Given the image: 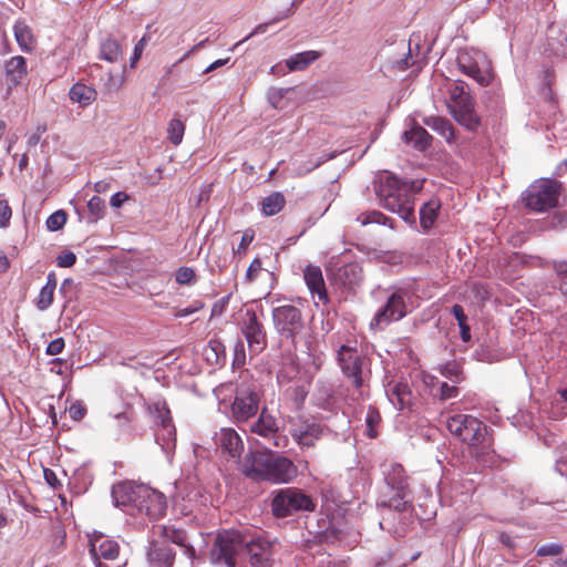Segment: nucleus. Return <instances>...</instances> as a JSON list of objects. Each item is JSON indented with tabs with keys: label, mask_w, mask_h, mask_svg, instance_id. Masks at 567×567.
<instances>
[{
	"label": "nucleus",
	"mask_w": 567,
	"mask_h": 567,
	"mask_svg": "<svg viewBox=\"0 0 567 567\" xmlns=\"http://www.w3.org/2000/svg\"><path fill=\"white\" fill-rule=\"evenodd\" d=\"M7 82L17 86L27 76V60L21 55L10 58L4 63Z\"/></svg>",
	"instance_id": "27"
},
{
	"label": "nucleus",
	"mask_w": 567,
	"mask_h": 567,
	"mask_svg": "<svg viewBox=\"0 0 567 567\" xmlns=\"http://www.w3.org/2000/svg\"><path fill=\"white\" fill-rule=\"evenodd\" d=\"M123 55V48L117 40L107 38L100 44V59L110 63H116Z\"/></svg>",
	"instance_id": "35"
},
{
	"label": "nucleus",
	"mask_w": 567,
	"mask_h": 567,
	"mask_svg": "<svg viewBox=\"0 0 567 567\" xmlns=\"http://www.w3.org/2000/svg\"><path fill=\"white\" fill-rule=\"evenodd\" d=\"M185 133V124L179 118H173L167 126V138L175 146L179 145L183 141Z\"/></svg>",
	"instance_id": "41"
},
{
	"label": "nucleus",
	"mask_w": 567,
	"mask_h": 567,
	"mask_svg": "<svg viewBox=\"0 0 567 567\" xmlns=\"http://www.w3.org/2000/svg\"><path fill=\"white\" fill-rule=\"evenodd\" d=\"M293 439L300 446H313L315 441L321 435V429L317 424H307L301 429H295L291 432Z\"/></svg>",
	"instance_id": "33"
},
{
	"label": "nucleus",
	"mask_w": 567,
	"mask_h": 567,
	"mask_svg": "<svg viewBox=\"0 0 567 567\" xmlns=\"http://www.w3.org/2000/svg\"><path fill=\"white\" fill-rule=\"evenodd\" d=\"M259 392L250 386L237 389L231 404V415L237 423H247L259 411Z\"/></svg>",
	"instance_id": "12"
},
{
	"label": "nucleus",
	"mask_w": 567,
	"mask_h": 567,
	"mask_svg": "<svg viewBox=\"0 0 567 567\" xmlns=\"http://www.w3.org/2000/svg\"><path fill=\"white\" fill-rule=\"evenodd\" d=\"M261 270H262V262H261L260 258H255L250 262V265L246 271V275H245L246 281L254 282L257 279L258 275L261 272Z\"/></svg>",
	"instance_id": "50"
},
{
	"label": "nucleus",
	"mask_w": 567,
	"mask_h": 567,
	"mask_svg": "<svg viewBox=\"0 0 567 567\" xmlns=\"http://www.w3.org/2000/svg\"><path fill=\"white\" fill-rule=\"evenodd\" d=\"M154 417L157 424L161 425V432L156 433V441L159 443L162 439L164 441L161 444L163 450H171L175 447V427L172 423V416L165 402H155L153 404Z\"/></svg>",
	"instance_id": "17"
},
{
	"label": "nucleus",
	"mask_w": 567,
	"mask_h": 567,
	"mask_svg": "<svg viewBox=\"0 0 567 567\" xmlns=\"http://www.w3.org/2000/svg\"><path fill=\"white\" fill-rule=\"evenodd\" d=\"M12 210L7 200H0V228H6L10 224Z\"/></svg>",
	"instance_id": "51"
},
{
	"label": "nucleus",
	"mask_w": 567,
	"mask_h": 567,
	"mask_svg": "<svg viewBox=\"0 0 567 567\" xmlns=\"http://www.w3.org/2000/svg\"><path fill=\"white\" fill-rule=\"evenodd\" d=\"M155 534H157L165 543H173L183 547L185 555L190 559H195L196 550L188 542V536L185 530L172 525H158L155 527Z\"/></svg>",
	"instance_id": "22"
},
{
	"label": "nucleus",
	"mask_w": 567,
	"mask_h": 567,
	"mask_svg": "<svg viewBox=\"0 0 567 567\" xmlns=\"http://www.w3.org/2000/svg\"><path fill=\"white\" fill-rule=\"evenodd\" d=\"M68 215L64 210H56L47 219V227L51 231L60 230L66 223Z\"/></svg>",
	"instance_id": "45"
},
{
	"label": "nucleus",
	"mask_w": 567,
	"mask_h": 567,
	"mask_svg": "<svg viewBox=\"0 0 567 567\" xmlns=\"http://www.w3.org/2000/svg\"><path fill=\"white\" fill-rule=\"evenodd\" d=\"M151 40V34L150 33H145L140 40L138 42L135 44L134 47V50H133V54L131 56V68H135L136 63L138 62V60L141 59L147 43L150 42Z\"/></svg>",
	"instance_id": "48"
},
{
	"label": "nucleus",
	"mask_w": 567,
	"mask_h": 567,
	"mask_svg": "<svg viewBox=\"0 0 567 567\" xmlns=\"http://www.w3.org/2000/svg\"><path fill=\"white\" fill-rule=\"evenodd\" d=\"M43 473H44V477L47 480V482L51 485V486H55L59 482H58V478H56V475L53 471L49 470V468H45L43 467Z\"/></svg>",
	"instance_id": "63"
},
{
	"label": "nucleus",
	"mask_w": 567,
	"mask_h": 567,
	"mask_svg": "<svg viewBox=\"0 0 567 567\" xmlns=\"http://www.w3.org/2000/svg\"><path fill=\"white\" fill-rule=\"evenodd\" d=\"M452 315L457 321V324L467 322V316L464 313V309L460 305H454L451 309Z\"/></svg>",
	"instance_id": "57"
},
{
	"label": "nucleus",
	"mask_w": 567,
	"mask_h": 567,
	"mask_svg": "<svg viewBox=\"0 0 567 567\" xmlns=\"http://www.w3.org/2000/svg\"><path fill=\"white\" fill-rule=\"evenodd\" d=\"M245 346L243 341H238L235 346V359L234 362L237 364L245 363Z\"/></svg>",
	"instance_id": "58"
},
{
	"label": "nucleus",
	"mask_w": 567,
	"mask_h": 567,
	"mask_svg": "<svg viewBox=\"0 0 567 567\" xmlns=\"http://www.w3.org/2000/svg\"><path fill=\"white\" fill-rule=\"evenodd\" d=\"M69 414L74 421H80L86 414V408L82 402H74L69 408Z\"/></svg>",
	"instance_id": "54"
},
{
	"label": "nucleus",
	"mask_w": 567,
	"mask_h": 567,
	"mask_svg": "<svg viewBox=\"0 0 567 567\" xmlns=\"http://www.w3.org/2000/svg\"><path fill=\"white\" fill-rule=\"evenodd\" d=\"M396 494L388 502H382V505L388 506L396 512H404L411 505V497L409 488L395 491Z\"/></svg>",
	"instance_id": "39"
},
{
	"label": "nucleus",
	"mask_w": 567,
	"mask_h": 567,
	"mask_svg": "<svg viewBox=\"0 0 567 567\" xmlns=\"http://www.w3.org/2000/svg\"><path fill=\"white\" fill-rule=\"evenodd\" d=\"M238 471L256 482L288 483L298 474L293 463H238Z\"/></svg>",
	"instance_id": "7"
},
{
	"label": "nucleus",
	"mask_w": 567,
	"mask_h": 567,
	"mask_svg": "<svg viewBox=\"0 0 567 567\" xmlns=\"http://www.w3.org/2000/svg\"><path fill=\"white\" fill-rule=\"evenodd\" d=\"M229 61V58H226V59H219V60H216L215 62H213L212 64H209L205 70H204V73H209V72H213L215 71L216 69L227 64Z\"/></svg>",
	"instance_id": "62"
},
{
	"label": "nucleus",
	"mask_w": 567,
	"mask_h": 567,
	"mask_svg": "<svg viewBox=\"0 0 567 567\" xmlns=\"http://www.w3.org/2000/svg\"><path fill=\"white\" fill-rule=\"evenodd\" d=\"M320 54L317 51H305L291 55L286 60V65L289 71H301L308 68L312 62L319 59Z\"/></svg>",
	"instance_id": "36"
},
{
	"label": "nucleus",
	"mask_w": 567,
	"mask_h": 567,
	"mask_svg": "<svg viewBox=\"0 0 567 567\" xmlns=\"http://www.w3.org/2000/svg\"><path fill=\"white\" fill-rule=\"evenodd\" d=\"M75 261L76 256L70 250L62 251L56 258L58 266L63 268L72 267Z\"/></svg>",
	"instance_id": "52"
},
{
	"label": "nucleus",
	"mask_w": 567,
	"mask_h": 567,
	"mask_svg": "<svg viewBox=\"0 0 567 567\" xmlns=\"http://www.w3.org/2000/svg\"><path fill=\"white\" fill-rule=\"evenodd\" d=\"M338 362L344 377L359 391V396H362L361 390L370 377L368 359L357 348L342 344L338 350Z\"/></svg>",
	"instance_id": "6"
},
{
	"label": "nucleus",
	"mask_w": 567,
	"mask_h": 567,
	"mask_svg": "<svg viewBox=\"0 0 567 567\" xmlns=\"http://www.w3.org/2000/svg\"><path fill=\"white\" fill-rule=\"evenodd\" d=\"M439 208L440 203L436 200H430L423 204L420 208V224L424 230H427L433 226L437 217Z\"/></svg>",
	"instance_id": "38"
},
{
	"label": "nucleus",
	"mask_w": 567,
	"mask_h": 567,
	"mask_svg": "<svg viewBox=\"0 0 567 567\" xmlns=\"http://www.w3.org/2000/svg\"><path fill=\"white\" fill-rule=\"evenodd\" d=\"M90 553L96 567H107L101 563V559L115 560L120 554V545L116 540L103 535H96L90 540Z\"/></svg>",
	"instance_id": "19"
},
{
	"label": "nucleus",
	"mask_w": 567,
	"mask_h": 567,
	"mask_svg": "<svg viewBox=\"0 0 567 567\" xmlns=\"http://www.w3.org/2000/svg\"><path fill=\"white\" fill-rule=\"evenodd\" d=\"M240 331L246 338L251 353L257 354L267 346L265 327L254 310L245 311L240 321Z\"/></svg>",
	"instance_id": "13"
},
{
	"label": "nucleus",
	"mask_w": 567,
	"mask_h": 567,
	"mask_svg": "<svg viewBox=\"0 0 567 567\" xmlns=\"http://www.w3.org/2000/svg\"><path fill=\"white\" fill-rule=\"evenodd\" d=\"M285 204V196L279 192H275L262 199L261 210L266 216H274L284 208Z\"/></svg>",
	"instance_id": "37"
},
{
	"label": "nucleus",
	"mask_w": 567,
	"mask_h": 567,
	"mask_svg": "<svg viewBox=\"0 0 567 567\" xmlns=\"http://www.w3.org/2000/svg\"><path fill=\"white\" fill-rule=\"evenodd\" d=\"M56 276L55 272L51 271L47 276V282L41 288L39 296L35 300V306L40 311L48 310L53 303L54 291L56 289Z\"/></svg>",
	"instance_id": "32"
},
{
	"label": "nucleus",
	"mask_w": 567,
	"mask_h": 567,
	"mask_svg": "<svg viewBox=\"0 0 567 567\" xmlns=\"http://www.w3.org/2000/svg\"><path fill=\"white\" fill-rule=\"evenodd\" d=\"M389 400L399 410L409 408L412 400V392L406 383H398L388 392Z\"/></svg>",
	"instance_id": "34"
},
{
	"label": "nucleus",
	"mask_w": 567,
	"mask_h": 567,
	"mask_svg": "<svg viewBox=\"0 0 567 567\" xmlns=\"http://www.w3.org/2000/svg\"><path fill=\"white\" fill-rule=\"evenodd\" d=\"M465 3L468 8V18L475 21L488 11L491 0H465Z\"/></svg>",
	"instance_id": "42"
},
{
	"label": "nucleus",
	"mask_w": 567,
	"mask_h": 567,
	"mask_svg": "<svg viewBox=\"0 0 567 567\" xmlns=\"http://www.w3.org/2000/svg\"><path fill=\"white\" fill-rule=\"evenodd\" d=\"M445 105L454 121L466 131L475 133L482 125V118L475 109V99L465 89L463 81L447 84Z\"/></svg>",
	"instance_id": "4"
},
{
	"label": "nucleus",
	"mask_w": 567,
	"mask_h": 567,
	"mask_svg": "<svg viewBox=\"0 0 567 567\" xmlns=\"http://www.w3.org/2000/svg\"><path fill=\"white\" fill-rule=\"evenodd\" d=\"M16 41L23 52H31L35 48V38L32 29L25 21L18 20L13 25Z\"/></svg>",
	"instance_id": "31"
},
{
	"label": "nucleus",
	"mask_w": 567,
	"mask_h": 567,
	"mask_svg": "<svg viewBox=\"0 0 567 567\" xmlns=\"http://www.w3.org/2000/svg\"><path fill=\"white\" fill-rule=\"evenodd\" d=\"M272 321L277 332L285 338H293L303 328L301 310L290 303L275 307Z\"/></svg>",
	"instance_id": "11"
},
{
	"label": "nucleus",
	"mask_w": 567,
	"mask_h": 567,
	"mask_svg": "<svg viewBox=\"0 0 567 567\" xmlns=\"http://www.w3.org/2000/svg\"><path fill=\"white\" fill-rule=\"evenodd\" d=\"M175 280L179 285H193L196 281L195 270L189 267H181L175 274Z\"/></svg>",
	"instance_id": "47"
},
{
	"label": "nucleus",
	"mask_w": 567,
	"mask_h": 567,
	"mask_svg": "<svg viewBox=\"0 0 567 567\" xmlns=\"http://www.w3.org/2000/svg\"><path fill=\"white\" fill-rule=\"evenodd\" d=\"M64 347H65V342H64V339L63 338H56L54 340H52L48 347H47V350H45V353L48 355H56V354H60L63 350H64Z\"/></svg>",
	"instance_id": "55"
},
{
	"label": "nucleus",
	"mask_w": 567,
	"mask_h": 567,
	"mask_svg": "<svg viewBox=\"0 0 567 567\" xmlns=\"http://www.w3.org/2000/svg\"><path fill=\"white\" fill-rule=\"evenodd\" d=\"M458 389L455 385H450L446 382H442L440 385V400L445 401L452 398H456Z\"/></svg>",
	"instance_id": "53"
},
{
	"label": "nucleus",
	"mask_w": 567,
	"mask_h": 567,
	"mask_svg": "<svg viewBox=\"0 0 567 567\" xmlns=\"http://www.w3.org/2000/svg\"><path fill=\"white\" fill-rule=\"evenodd\" d=\"M216 444L224 456L239 458L244 452V442L238 433L230 427L220 429L216 434Z\"/></svg>",
	"instance_id": "21"
},
{
	"label": "nucleus",
	"mask_w": 567,
	"mask_h": 567,
	"mask_svg": "<svg viewBox=\"0 0 567 567\" xmlns=\"http://www.w3.org/2000/svg\"><path fill=\"white\" fill-rule=\"evenodd\" d=\"M422 188V182L404 181L390 172L379 175L375 186L381 205L399 215L409 225H415L414 195Z\"/></svg>",
	"instance_id": "1"
},
{
	"label": "nucleus",
	"mask_w": 567,
	"mask_h": 567,
	"mask_svg": "<svg viewBox=\"0 0 567 567\" xmlns=\"http://www.w3.org/2000/svg\"><path fill=\"white\" fill-rule=\"evenodd\" d=\"M457 66L462 73L482 86H487L493 80L491 62L481 51H461L457 55Z\"/></svg>",
	"instance_id": "10"
},
{
	"label": "nucleus",
	"mask_w": 567,
	"mask_h": 567,
	"mask_svg": "<svg viewBox=\"0 0 567 567\" xmlns=\"http://www.w3.org/2000/svg\"><path fill=\"white\" fill-rule=\"evenodd\" d=\"M69 97L73 103H78L81 107H86L96 100L97 92L93 86L78 82L71 86Z\"/></svg>",
	"instance_id": "30"
},
{
	"label": "nucleus",
	"mask_w": 567,
	"mask_h": 567,
	"mask_svg": "<svg viewBox=\"0 0 567 567\" xmlns=\"http://www.w3.org/2000/svg\"><path fill=\"white\" fill-rule=\"evenodd\" d=\"M167 508L166 497L163 493L147 486L141 485L137 492V513L151 519H159Z\"/></svg>",
	"instance_id": "16"
},
{
	"label": "nucleus",
	"mask_w": 567,
	"mask_h": 567,
	"mask_svg": "<svg viewBox=\"0 0 567 567\" xmlns=\"http://www.w3.org/2000/svg\"><path fill=\"white\" fill-rule=\"evenodd\" d=\"M449 432L462 442L475 449L476 457H492L493 439L487 426L477 417L468 414H456L446 420Z\"/></svg>",
	"instance_id": "3"
},
{
	"label": "nucleus",
	"mask_w": 567,
	"mask_h": 567,
	"mask_svg": "<svg viewBox=\"0 0 567 567\" xmlns=\"http://www.w3.org/2000/svg\"><path fill=\"white\" fill-rule=\"evenodd\" d=\"M408 313L405 305V292L399 289L392 292L385 303L374 315L371 326L384 327L392 321H399Z\"/></svg>",
	"instance_id": "15"
},
{
	"label": "nucleus",
	"mask_w": 567,
	"mask_h": 567,
	"mask_svg": "<svg viewBox=\"0 0 567 567\" xmlns=\"http://www.w3.org/2000/svg\"><path fill=\"white\" fill-rule=\"evenodd\" d=\"M202 308H203V303L200 301H196L193 306L178 310L175 313V317H177V318L186 317V316H189V315L196 312L197 310H199Z\"/></svg>",
	"instance_id": "59"
},
{
	"label": "nucleus",
	"mask_w": 567,
	"mask_h": 567,
	"mask_svg": "<svg viewBox=\"0 0 567 567\" xmlns=\"http://www.w3.org/2000/svg\"><path fill=\"white\" fill-rule=\"evenodd\" d=\"M126 199L127 195L125 193L118 192L111 197L110 204L113 207H120Z\"/></svg>",
	"instance_id": "60"
},
{
	"label": "nucleus",
	"mask_w": 567,
	"mask_h": 567,
	"mask_svg": "<svg viewBox=\"0 0 567 567\" xmlns=\"http://www.w3.org/2000/svg\"><path fill=\"white\" fill-rule=\"evenodd\" d=\"M458 327H460V330H461V339L464 342H468L471 340V329H470V326L467 324V322H465V323L458 324Z\"/></svg>",
	"instance_id": "64"
},
{
	"label": "nucleus",
	"mask_w": 567,
	"mask_h": 567,
	"mask_svg": "<svg viewBox=\"0 0 567 567\" xmlns=\"http://www.w3.org/2000/svg\"><path fill=\"white\" fill-rule=\"evenodd\" d=\"M249 431L262 437L274 439V445L280 446V442H286V437L278 434V424L276 417L262 408L258 419L250 423Z\"/></svg>",
	"instance_id": "20"
},
{
	"label": "nucleus",
	"mask_w": 567,
	"mask_h": 567,
	"mask_svg": "<svg viewBox=\"0 0 567 567\" xmlns=\"http://www.w3.org/2000/svg\"><path fill=\"white\" fill-rule=\"evenodd\" d=\"M147 561L150 567H173L175 551L167 544L154 540L147 551Z\"/></svg>",
	"instance_id": "25"
},
{
	"label": "nucleus",
	"mask_w": 567,
	"mask_h": 567,
	"mask_svg": "<svg viewBox=\"0 0 567 567\" xmlns=\"http://www.w3.org/2000/svg\"><path fill=\"white\" fill-rule=\"evenodd\" d=\"M424 125L440 134L449 144L456 140L455 127L450 120L442 116H427L423 120Z\"/></svg>",
	"instance_id": "29"
},
{
	"label": "nucleus",
	"mask_w": 567,
	"mask_h": 567,
	"mask_svg": "<svg viewBox=\"0 0 567 567\" xmlns=\"http://www.w3.org/2000/svg\"><path fill=\"white\" fill-rule=\"evenodd\" d=\"M295 4H296V2L293 1V2L291 3V7H290L289 9H287L286 13H285L282 17H277V18H275L271 22H269V23H261V24H258V25L252 30V32H250V33H249V34H248L244 40H241V41L237 42V43L231 48V51H233V50H235L237 47H239L243 42H245V41H247L248 39L252 38L254 35L266 32V30H267V28H268V25H269V24H271V23H276V22L280 21L281 19L287 18V17H289L290 14H292V13H293L292 8L295 7Z\"/></svg>",
	"instance_id": "44"
},
{
	"label": "nucleus",
	"mask_w": 567,
	"mask_h": 567,
	"mask_svg": "<svg viewBox=\"0 0 567 567\" xmlns=\"http://www.w3.org/2000/svg\"><path fill=\"white\" fill-rule=\"evenodd\" d=\"M362 279V269L357 262H349L331 269V280L347 289H353Z\"/></svg>",
	"instance_id": "23"
},
{
	"label": "nucleus",
	"mask_w": 567,
	"mask_h": 567,
	"mask_svg": "<svg viewBox=\"0 0 567 567\" xmlns=\"http://www.w3.org/2000/svg\"><path fill=\"white\" fill-rule=\"evenodd\" d=\"M422 188V182L404 181L390 172L379 175L375 186L381 205L399 215L409 225H415L414 195Z\"/></svg>",
	"instance_id": "2"
},
{
	"label": "nucleus",
	"mask_w": 567,
	"mask_h": 567,
	"mask_svg": "<svg viewBox=\"0 0 567 567\" xmlns=\"http://www.w3.org/2000/svg\"><path fill=\"white\" fill-rule=\"evenodd\" d=\"M303 278L311 295L317 296L322 303L329 302V296L326 289L322 271L320 267L309 265L303 270Z\"/></svg>",
	"instance_id": "24"
},
{
	"label": "nucleus",
	"mask_w": 567,
	"mask_h": 567,
	"mask_svg": "<svg viewBox=\"0 0 567 567\" xmlns=\"http://www.w3.org/2000/svg\"><path fill=\"white\" fill-rule=\"evenodd\" d=\"M315 502L310 496L296 488L280 489L271 502L272 514L278 518H284L299 511H313Z\"/></svg>",
	"instance_id": "9"
},
{
	"label": "nucleus",
	"mask_w": 567,
	"mask_h": 567,
	"mask_svg": "<svg viewBox=\"0 0 567 567\" xmlns=\"http://www.w3.org/2000/svg\"><path fill=\"white\" fill-rule=\"evenodd\" d=\"M244 551L250 567H271L275 556V542L264 537L244 539Z\"/></svg>",
	"instance_id": "14"
},
{
	"label": "nucleus",
	"mask_w": 567,
	"mask_h": 567,
	"mask_svg": "<svg viewBox=\"0 0 567 567\" xmlns=\"http://www.w3.org/2000/svg\"><path fill=\"white\" fill-rule=\"evenodd\" d=\"M252 239H254V235H251L248 231H246L243 235L241 240L239 243L238 252L239 251H245L248 248V246L250 245V243L252 241Z\"/></svg>",
	"instance_id": "61"
},
{
	"label": "nucleus",
	"mask_w": 567,
	"mask_h": 567,
	"mask_svg": "<svg viewBox=\"0 0 567 567\" xmlns=\"http://www.w3.org/2000/svg\"><path fill=\"white\" fill-rule=\"evenodd\" d=\"M380 422H381L380 413L375 409L370 408L367 413V416H365V424H367L365 434L369 437H371V439L377 437V435H378L377 427L380 424Z\"/></svg>",
	"instance_id": "43"
},
{
	"label": "nucleus",
	"mask_w": 567,
	"mask_h": 567,
	"mask_svg": "<svg viewBox=\"0 0 567 567\" xmlns=\"http://www.w3.org/2000/svg\"><path fill=\"white\" fill-rule=\"evenodd\" d=\"M357 221H359L362 226L369 225V224H381V225H389L390 228H393V219L385 216L383 213L379 210H369L365 213L360 214L357 217Z\"/></svg>",
	"instance_id": "40"
},
{
	"label": "nucleus",
	"mask_w": 567,
	"mask_h": 567,
	"mask_svg": "<svg viewBox=\"0 0 567 567\" xmlns=\"http://www.w3.org/2000/svg\"><path fill=\"white\" fill-rule=\"evenodd\" d=\"M141 485L130 481L114 485L112 488L114 505L131 514L137 513V492Z\"/></svg>",
	"instance_id": "18"
},
{
	"label": "nucleus",
	"mask_w": 567,
	"mask_h": 567,
	"mask_svg": "<svg viewBox=\"0 0 567 567\" xmlns=\"http://www.w3.org/2000/svg\"><path fill=\"white\" fill-rule=\"evenodd\" d=\"M563 551V546L557 544L543 545L537 549L538 556H556Z\"/></svg>",
	"instance_id": "56"
},
{
	"label": "nucleus",
	"mask_w": 567,
	"mask_h": 567,
	"mask_svg": "<svg viewBox=\"0 0 567 567\" xmlns=\"http://www.w3.org/2000/svg\"><path fill=\"white\" fill-rule=\"evenodd\" d=\"M244 538L235 530H223L215 537L210 549V561L223 567H240L239 556L244 551Z\"/></svg>",
	"instance_id": "5"
},
{
	"label": "nucleus",
	"mask_w": 567,
	"mask_h": 567,
	"mask_svg": "<svg viewBox=\"0 0 567 567\" xmlns=\"http://www.w3.org/2000/svg\"><path fill=\"white\" fill-rule=\"evenodd\" d=\"M388 486L393 491L408 488V477L401 463H382Z\"/></svg>",
	"instance_id": "26"
},
{
	"label": "nucleus",
	"mask_w": 567,
	"mask_h": 567,
	"mask_svg": "<svg viewBox=\"0 0 567 567\" xmlns=\"http://www.w3.org/2000/svg\"><path fill=\"white\" fill-rule=\"evenodd\" d=\"M441 374L454 379L455 381L463 380L462 378V369L456 362H449L441 369Z\"/></svg>",
	"instance_id": "49"
},
{
	"label": "nucleus",
	"mask_w": 567,
	"mask_h": 567,
	"mask_svg": "<svg viewBox=\"0 0 567 567\" xmlns=\"http://www.w3.org/2000/svg\"><path fill=\"white\" fill-rule=\"evenodd\" d=\"M87 209L94 217V220H97L104 216L105 203L101 197L93 196L87 203Z\"/></svg>",
	"instance_id": "46"
},
{
	"label": "nucleus",
	"mask_w": 567,
	"mask_h": 567,
	"mask_svg": "<svg viewBox=\"0 0 567 567\" xmlns=\"http://www.w3.org/2000/svg\"><path fill=\"white\" fill-rule=\"evenodd\" d=\"M403 140L414 148L424 151L431 145L432 136L424 127L413 122L411 127L403 133Z\"/></svg>",
	"instance_id": "28"
},
{
	"label": "nucleus",
	"mask_w": 567,
	"mask_h": 567,
	"mask_svg": "<svg viewBox=\"0 0 567 567\" xmlns=\"http://www.w3.org/2000/svg\"><path fill=\"white\" fill-rule=\"evenodd\" d=\"M560 184L550 178L535 181L524 192L523 200L534 212H545L558 202Z\"/></svg>",
	"instance_id": "8"
}]
</instances>
